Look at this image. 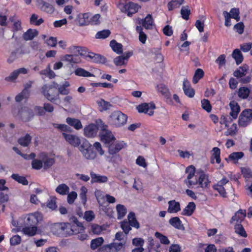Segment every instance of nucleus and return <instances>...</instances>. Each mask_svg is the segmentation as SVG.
I'll return each instance as SVG.
<instances>
[{
	"label": "nucleus",
	"mask_w": 252,
	"mask_h": 252,
	"mask_svg": "<svg viewBox=\"0 0 252 252\" xmlns=\"http://www.w3.org/2000/svg\"><path fill=\"white\" fill-rule=\"evenodd\" d=\"M55 226L68 235L78 234L85 230V227L82 223L78 221L76 218L73 219L70 223H57L55 224Z\"/></svg>",
	"instance_id": "nucleus-1"
},
{
	"label": "nucleus",
	"mask_w": 252,
	"mask_h": 252,
	"mask_svg": "<svg viewBox=\"0 0 252 252\" xmlns=\"http://www.w3.org/2000/svg\"><path fill=\"white\" fill-rule=\"evenodd\" d=\"M58 85L55 82L52 84H45L41 88V92L44 97L49 101L53 102L59 98V94L56 91Z\"/></svg>",
	"instance_id": "nucleus-2"
},
{
	"label": "nucleus",
	"mask_w": 252,
	"mask_h": 252,
	"mask_svg": "<svg viewBox=\"0 0 252 252\" xmlns=\"http://www.w3.org/2000/svg\"><path fill=\"white\" fill-rule=\"evenodd\" d=\"M127 116L121 111L113 112L109 118V122L111 125L116 127L124 126L126 123Z\"/></svg>",
	"instance_id": "nucleus-3"
},
{
	"label": "nucleus",
	"mask_w": 252,
	"mask_h": 252,
	"mask_svg": "<svg viewBox=\"0 0 252 252\" xmlns=\"http://www.w3.org/2000/svg\"><path fill=\"white\" fill-rule=\"evenodd\" d=\"M79 149L83 156L87 159L93 160L96 157V154L93 150L91 144L86 140L82 142Z\"/></svg>",
	"instance_id": "nucleus-4"
},
{
	"label": "nucleus",
	"mask_w": 252,
	"mask_h": 252,
	"mask_svg": "<svg viewBox=\"0 0 252 252\" xmlns=\"http://www.w3.org/2000/svg\"><path fill=\"white\" fill-rule=\"evenodd\" d=\"M118 6L122 12L127 13L129 16L137 12L140 8L137 4L130 1L121 2Z\"/></svg>",
	"instance_id": "nucleus-5"
},
{
	"label": "nucleus",
	"mask_w": 252,
	"mask_h": 252,
	"mask_svg": "<svg viewBox=\"0 0 252 252\" xmlns=\"http://www.w3.org/2000/svg\"><path fill=\"white\" fill-rule=\"evenodd\" d=\"M252 121V109H246L240 114L239 118V125L245 127Z\"/></svg>",
	"instance_id": "nucleus-6"
},
{
	"label": "nucleus",
	"mask_w": 252,
	"mask_h": 252,
	"mask_svg": "<svg viewBox=\"0 0 252 252\" xmlns=\"http://www.w3.org/2000/svg\"><path fill=\"white\" fill-rule=\"evenodd\" d=\"M136 109L139 113H144L149 116H152L156 109V106L153 102L144 103L138 105Z\"/></svg>",
	"instance_id": "nucleus-7"
},
{
	"label": "nucleus",
	"mask_w": 252,
	"mask_h": 252,
	"mask_svg": "<svg viewBox=\"0 0 252 252\" xmlns=\"http://www.w3.org/2000/svg\"><path fill=\"white\" fill-rule=\"evenodd\" d=\"M100 136L101 140L106 144H110L113 142H115V138L112 132L106 129L105 128H103L100 133Z\"/></svg>",
	"instance_id": "nucleus-8"
},
{
	"label": "nucleus",
	"mask_w": 252,
	"mask_h": 252,
	"mask_svg": "<svg viewBox=\"0 0 252 252\" xmlns=\"http://www.w3.org/2000/svg\"><path fill=\"white\" fill-rule=\"evenodd\" d=\"M210 181L209 176L203 172L199 173L198 176L197 185L203 189H208L210 186Z\"/></svg>",
	"instance_id": "nucleus-9"
},
{
	"label": "nucleus",
	"mask_w": 252,
	"mask_h": 252,
	"mask_svg": "<svg viewBox=\"0 0 252 252\" xmlns=\"http://www.w3.org/2000/svg\"><path fill=\"white\" fill-rule=\"evenodd\" d=\"M90 13H79L77 15L75 21L79 26H84L90 24Z\"/></svg>",
	"instance_id": "nucleus-10"
},
{
	"label": "nucleus",
	"mask_w": 252,
	"mask_h": 252,
	"mask_svg": "<svg viewBox=\"0 0 252 252\" xmlns=\"http://www.w3.org/2000/svg\"><path fill=\"white\" fill-rule=\"evenodd\" d=\"M63 135L65 140L74 147H78L81 144L80 138L75 135L64 132L63 133Z\"/></svg>",
	"instance_id": "nucleus-11"
},
{
	"label": "nucleus",
	"mask_w": 252,
	"mask_h": 252,
	"mask_svg": "<svg viewBox=\"0 0 252 252\" xmlns=\"http://www.w3.org/2000/svg\"><path fill=\"white\" fill-rule=\"evenodd\" d=\"M98 132V127L96 125L90 124L86 126L84 129V135L88 137L95 136Z\"/></svg>",
	"instance_id": "nucleus-12"
},
{
	"label": "nucleus",
	"mask_w": 252,
	"mask_h": 252,
	"mask_svg": "<svg viewBox=\"0 0 252 252\" xmlns=\"http://www.w3.org/2000/svg\"><path fill=\"white\" fill-rule=\"evenodd\" d=\"M28 73V70L24 67L20 68L12 71L8 76L5 78L6 81L13 82L15 81L19 74H26Z\"/></svg>",
	"instance_id": "nucleus-13"
},
{
	"label": "nucleus",
	"mask_w": 252,
	"mask_h": 252,
	"mask_svg": "<svg viewBox=\"0 0 252 252\" xmlns=\"http://www.w3.org/2000/svg\"><path fill=\"white\" fill-rule=\"evenodd\" d=\"M18 115L24 121H29L33 116L32 111L27 107L21 108Z\"/></svg>",
	"instance_id": "nucleus-14"
},
{
	"label": "nucleus",
	"mask_w": 252,
	"mask_h": 252,
	"mask_svg": "<svg viewBox=\"0 0 252 252\" xmlns=\"http://www.w3.org/2000/svg\"><path fill=\"white\" fill-rule=\"evenodd\" d=\"M39 158L42 159L44 169H48L55 163V159L53 158L49 157L44 153H41L39 155Z\"/></svg>",
	"instance_id": "nucleus-15"
},
{
	"label": "nucleus",
	"mask_w": 252,
	"mask_h": 252,
	"mask_svg": "<svg viewBox=\"0 0 252 252\" xmlns=\"http://www.w3.org/2000/svg\"><path fill=\"white\" fill-rule=\"evenodd\" d=\"M124 146L123 142H113L108 145V152L110 154L114 155L119 152Z\"/></svg>",
	"instance_id": "nucleus-16"
},
{
	"label": "nucleus",
	"mask_w": 252,
	"mask_h": 252,
	"mask_svg": "<svg viewBox=\"0 0 252 252\" xmlns=\"http://www.w3.org/2000/svg\"><path fill=\"white\" fill-rule=\"evenodd\" d=\"M42 219L41 214L38 212L29 215L27 219V223L33 225L36 224Z\"/></svg>",
	"instance_id": "nucleus-17"
},
{
	"label": "nucleus",
	"mask_w": 252,
	"mask_h": 252,
	"mask_svg": "<svg viewBox=\"0 0 252 252\" xmlns=\"http://www.w3.org/2000/svg\"><path fill=\"white\" fill-rule=\"evenodd\" d=\"M167 212L169 213H176L181 210L180 204L175 200L169 201Z\"/></svg>",
	"instance_id": "nucleus-18"
},
{
	"label": "nucleus",
	"mask_w": 252,
	"mask_h": 252,
	"mask_svg": "<svg viewBox=\"0 0 252 252\" xmlns=\"http://www.w3.org/2000/svg\"><path fill=\"white\" fill-rule=\"evenodd\" d=\"M246 216V210H239L233 216L230 220V223H233L234 221L237 222H241L245 219Z\"/></svg>",
	"instance_id": "nucleus-19"
},
{
	"label": "nucleus",
	"mask_w": 252,
	"mask_h": 252,
	"mask_svg": "<svg viewBox=\"0 0 252 252\" xmlns=\"http://www.w3.org/2000/svg\"><path fill=\"white\" fill-rule=\"evenodd\" d=\"M229 106L231 109L230 115L233 119H236L238 116V114L240 112V108L237 102L235 101H232L229 103Z\"/></svg>",
	"instance_id": "nucleus-20"
},
{
	"label": "nucleus",
	"mask_w": 252,
	"mask_h": 252,
	"mask_svg": "<svg viewBox=\"0 0 252 252\" xmlns=\"http://www.w3.org/2000/svg\"><path fill=\"white\" fill-rule=\"evenodd\" d=\"M212 157L211 158L210 162L211 163H214L215 159L217 163H220L221 161L220 159V150L218 147H214L211 151Z\"/></svg>",
	"instance_id": "nucleus-21"
},
{
	"label": "nucleus",
	"mask_w": 252,
	"mask_h": 252,
	"mask_svg": "<svg viewBox=\"0 0 252 252\" xmlns=\"http://www.w3.org/2000/svg\"><path fill=\"white\" fill-rule=\"evenodd\" d=\"M91 177V182L93 183H106L108 178L105 176L100 175L96 174L94 172H91L90 173Z\"/></svg>",
	"instance_id": "nucleus-22"
},
{
	"label": "nucleus",
	"mask_w": 252,
	"mask_h": 252,
	"mask_svg": "<svg viewBox=\"0 0 252 252\" xmlns=\"http://www.w3.org/2000/svg\"><path fill=\"white\" fill-rule=\"evenodd\" d=\"M183 90L186 95L189 97L194 95V91L190 87L189 83L187 79H185L183 82Z\"/></svg>",
	"instance_id": "nucleus-23"
},
{
	"label": "nucleus",
	"mask_w": 252,
	"mask_h": 252,
	"mask_svg": "<svg viewBox=\"0 0 252 252\" xmlns=\"http://www.w3.org/2000/svg\"><path fill=\"white\" fill-rule=\"evenodd\" d=\"M195 208L196 205L194 202H189L187 206L183 210L182 214L186 216H190L194 212Z\"/></svg>",
	"instance_id": "nucleus-24"
},
{
	"label": "nucleus",
	"mask_w": 252,
	"mask_h": 252,
	"mask_svg": "<svg viewBox=\"0 0 252 252\" xmlns=\"http://www.w3.org/2000/svg\"><path fill=\"white\" fill-rule=\"evenodd\" d=\"M169 223L176 229L180 230L184 229V225L182 222L178 217L171 218L169 220Z\"/></svg>",
	"instance_id": "nucleus-25"
},
{
	"label": "nucleus",
	"mask_w": 252,
	"mask_h": 252,
	"mask_svg": "<svg viewBox=\"0 0 252 252\" xmlns=\"http://www.w3.org/2000/svg\"><path fill=\"white\" fill-rule=\"evenodd\" d=\"M38 3L40 6L41 9L44 11L49 13H52L54 11V7L52 5L42 0H39Z\"/></svg>",
	"instance_id": "nucleus-26"
},
{
	"label": "nucleus",
	"mask_w": 252,
	"mask_h": 252,
	"mask_svg": "<svg viewBox=\"0 0 252 252\" xmlns=\"http://www.w3.org/2000/svg\"><path fill=\"white\" fill-rule=\"evenodd\" d=\"M248 70V66L247 65H243L239 67L233 72V75L239 78L246 75Z\"/></svg>",
	"instance_id": "nucleus-27"
},
{
	"label": "nucleus",
	"mask_w": 252,
	"mask_h": 252,
	"mask_svg": "<svg viewBox=\"0 0 252 252\" xmlns=\"http://www.w3.org/2000/svg\"><path fill=\"white\" fill-rule=\"evenodd\" d=\"M244 156V154L242 152H234L229 155L226 160H229L236 163L238 161L241 159Z\"/></svg>",
	"instance_id": "nucleus-28"
},
{
	"label": "nucleus",
	"mask_w": 252,
	"mask_h": 252,
	"mask_svg": "<svg viewBox=\"0 0 252 252\" xmlns=\"http://www.w3.org/2000/svg\"><path fill=\"white\" fill-rule=\"evenodd\" d=\"M37 34L38 32L37 30L30 29L23 34V37L25 40L28 41L32 40Z\"/></svg>",
	"instance_id": "nucleus-29"
},
{
	"label": "nucleus",
	"mask_w": 252,
	"mask_h": 252,
	"mask_svg": "<svg viewBox=\"0 0 252 252\" xmlns=\"http://www.w3.org/2000/svg\"><path fill=\"white\" fill-rule=\"evenodd\" d=\"M74 74L75 75L77 76L83 77H89L94 76V74L86 70L85 69L81 67L77 68L74 70Z\"/></svg>",
	"instance_id": "nucleus-30"
},
{
	"label": "nucleus",
	"mask_w": 252,
	"mask_h": 252,
	"mask_svg": "<svg viewBox=\"0 0 252 252\" xmlns=\"http://www.w3.org/2000/svg\"><path fill=\"white\" fill-rule=\"evenodd\" d=\"M157 89L158 91L161 93L165 98H168L170 97V94L169 90L165 85L159 84L157 85Z\"/></svg>",
	"instance_id": "nucleus-31"
},
{
	"label": "nucleus",
	"mask_w": 252,
	"mask_h": 252,
	"mask_svg": "<svg viewBox=\"0 0 252 252\" xmlns=\"http://www.w3.org/2000/svg\"><path fill=\"white\" fill-rule=\"evenodd\" d=\"M116 209L118 214L117 219L118 220H121L126 215L127 209L124 205L121 204L117 205Z\"/></svg>",
	"instance_id": "nucleus-32"
},
{
	"label": "nucleus",
	"mask_w": 252,
	"mask_h": 252,
	"mask_svg": "<svg viewBox=\"0 0 252 252\" xmlns=\"http://www.w3.org/2000/svg\"><path fill=\"white\" fill-rule=\"evenodd\" d=\"M61 59L63 61L68 62L70 63H78L80 62V60L73 55H64L62 57Z\"/></svg>",
	"instance_id": "nucleus-33"
},
{
	"label": "nucleus",
	"mask_w": 252,
	"mask_h": 252,
	"mask_svg": "<svg viewBox=\"0 0 252 252\" xmlns=\"http://www.w3.org/2000/svg\"><path fill=\"white\" fill-rule=\"evenodd\" d=\"M66 121L68 125L73 126L76 129H79L82 127L81 122L78 119L67 118Z\"/></svg>",
	"instance_id": "nucleus-34"
},
{
	"label": "nucleus",
	"mask_w": 252,
	"mask_h": 252,
	"mask_svg": "<svg viewBox=\"0 0 252 252\" xmlns=\"http://www.w3.org/2000/svg\"><path fill=\"white\" fill-rule=\"evenodd\" d=\"M127 219L128 220V222L129 223L130 226L136 228H138L139 227V224L135 218V214L133 212H130L128 214Z\"/></svg>",
	"instance_id": "nucleus-35"
},
{
	"label": "nucleus",
	"mask_w": 252,
	"mask_h": 252,
	"mask_svg": "<svg viewBox=\"0 0 252 252\" xmlns=\"http://www.w3.org/2000/svg\"><path fill=\"white\" fill-rule=\"evenodd\" d=\"M106 227L105 225H99L97 224H93L91 225V231L93 233L96 235H99L105 230Z\"/></svg>",
	"instance_id": "nucleus-36"
},
{
	"label": "nucleus",
	"mask_w": 252,
	"mask_h": 252,
	"mask_svg": "<svg viewBox=\"0 0 252 252\" xmlns=\"http://www.w3.org/2000/svg\"><path fill=\"white\" fill-rule=\"evenodd\" d=\"M110 46L112 50L117 54H120L123 52V45L117 42L115 40H113L110 42Z\"/></svg>",
	"instance_id": "nucleus-37"
},
{
	"label": "nucleus",
	"mask_w": 252,
	"mask_h": 252,
	"mask_svg": "<svg viewBox=\"0 0 252 252\" xmlns=\"http://www.w3.org/2000/svg\"><path fill=\"white\" fill-rule=\"evenodd\" d=\"M232 56L235 60L237 64H239L243 61V56L238 49H236L233 51Z\"/></svg>",
	"instance_id": "nucleus-38"
},
{
	"label": "nucleus",
	"mask_w": 252,
	"mask_h": 252,
	"mask_svg": "<svg viewBox=\"0 0 252 252\" xmlns=\"http://www.w3.org/2000/svg\"><path fill=\"white\" fill-rule=\"evenodd\" d=\"M104 242V239L102 237H98L93 239L91 242L90 247L92 250H94L101 246Z\"/></svg>",
	"instance_id": "nucleus-39"
},
{
	"label": "nucleus",
	"mask_w": 252,
	"mask_h": 252,
	"mask_svg": "<svg viewBox=\"0 0 252 252\" xmlns=\"http://www.w3.org/2000/svg\"><path fill=\"white\" fill-rule=\"evenodd\" d=\"M69 191V188L65 184L59 185L56 189V191L61 195L67 194Z\"/></svg>",
	"instance_id": "nucleus-40"
},
{
	"label": "nucleus",
	"mask_w": 252,
	"mask_h": 252,
	"mask_svg": "<svg viewBox=\"0 0 252 252\" xmlns=\"http://www.w3.org/2000/svg\"><path fill=\"white\" fill-rule=\"evenodd\" d=\"M126 241H123L119 242H115L111 244L115 252H118L120 251H124L126 245Z\"/></svg>",
	"instance_id": "nucleus-41"
},
{
	"label": "nucleus",
	"mask_w": 252,
	"mask_h": 252,
	"mask_svg": "<svg viewBox=\"0 0 252 252\" xmlns=\"http://www.w3.org/2000/svg\"><path fill=\"white\" fill-rule=\"evenodd\" d=\"M250 90L247 87H243L239 89L238 95L242 99L247 98L250 94Z\"/></svg>",
	"instance_id": "nucleus-42"
},
{
	"label": "nucleus",
	"mask_w": 252,
	"mask_h": 252,
	"mask_svg": "<svg viewBox=\"0 0 252 252\" xmlns=\"http://www.w3.org/2000/svg\"><path fill=\"white\" fill-rule=\"evenodd\" d=\"M23 233L29 236H33L36 234L37 227L36 226L25 227L23 228Z\"/></svg>",
	"instance_id": "nucleus-43"
},
{
	"label": "nucleus",
	"mask_w": 252,
	"mask_h": 252,
	"mask_svg": "<svg viewBox=\"0 0 252 252\" xmlns=\"http://www.w3.org/2000/svg\"><path fill=\"white\" fill-rule=\"evenodd\" d=\"M143 26L146 29H150L152 28L153 24V20L152 16L148 14L144 19L142 20Z\"/></svg>",
	"instance_id": "nucleus-44"
},
{
	"label": "nucleus",
	"mask_w": 252,
	"mask_h": 252,
	"mask_svg": "<svg viewBox=\"0 0 252 252\" xmlns=\"http://www.w3.org/2000/svg\"><path fill=\"white\" fill-rule=\"evenodd\" d=\"M97 104L100 107V111L107 110L112 106L110 102L106 101L102 99L97 100Z\"/></svg>",
	"instance_id": "nucleus-45"
},
{
	"label": "nucleus",
	"mask_w": 252,
	"mask_h": 252,
	"mask_svg": "<svg viewBox=\"0 0 252 252\" xmlns=\"http://www.w3.org/2000/svg\"><path fill=\"white\" fill-rule=\"evenodd\" d=\"M88 192V189L85 187L82 186L80 188V192L79 193V197L81 200L82 204L85 205L87 201V193Z\"/></svg>",
	"instance_id": "nucleus-46"
},
{
	"label": "nucleus",
	"mask_w": 252,
	"mask_h": 252,
	"mask_svg": "<svg viewBox=\"0 0 252 252\" xmlns=\"http://www.w3.org/2000/svg\"><path fill=\"white\" fill-rule=\"evenodd\" d=\"M235 232L240 236L246 237L247 234L244 228L241 224H237L234 227Z\"/></svg>",
	"instance_id": "nucleus-47"
},
{
	"label": "nucleus",
	"mask_w": 252,
	"mask_h": 252,
	"mask_svg": "<svg viewBox=\"0 0 252 252\" xmlns=\"http://www.w3.org/2000/svg\"><path fill=\"white\" fill-rule=\"evenodd\" d=\"M195 168L192 166L190 165L188 166L186 170V173L187 174V179L190 180L191 178H194V177L198 176L195 175Z\"/></svg>",
	"instance_id": "nucleus-48"
},
{
	"label": "nucleus",
	"mask_w": 252,
	"mask_h": 252,
	"mask_svg": "<svg viewBox=\"0 0 252 252\" xmlns=\"http://www.w3.org/2000/svg\"><path fill=\"white\" fill-rule=\"evenodd\" d=\"M89 57L92 59L93 62L96 63H103L105 62V58L98 54H92Z\"/></svg>",
	"instance_id": "nucleus-49"
},
{
	"label": "nucleus",
	"mask_w": 252,
	"mask_h": 252,
	"mask_svg": "<svg viewBox=\"0 0 252 252\" xmlns=\"http://www.w3.org/2000/svg\"><path fill=\"white\" fill-rule=\"evenodd\" d=\"M204 76V72L202 69L198 68L195 72L194 74L192 82L194 84L197 83L198 81Z\"/></svg>",
	"instance_id": "nucleus-50"
},
{
	"label": "nucleus",
	"mask_w": 252,
	"mask_h": 252,
	"mask_svg": "<svg viewBox=\"0 0 252 252\" xmlns=\"http://www.w3.org/2000/svg\"><path fill=\"white\" fill-rule=\"evenodd\" d=\"M11 178L18 183L24 185H27L28 184V181L25 177L21 176L17 174H13L11 175Z\"/></svg>",
	"instance_id": "nucleus-51"
},
{
	"label": "nucleus",
	"mask_w": 252,
	"mask_h": 252,
	"mask_svg": "<svg viewBox=\"0 0 252 252\" xmlns=\"http://www.w3.org/2000/svg\"><path fill=\"white\" fill-rule=\"evenodd\" d=\"M32 165L33 169L39 170L43 167V160L41 159L38 156L37 158L32 160Z\"/></svg>",
	"instance_id": "nucleus-52"
},
{
	"label": "nucleus",
	"mask_w": 252,
	"mask_h": 252,
	"mask_svg": "<svg viewBox=\"0 0 252 252\" xmlns=\"http://www.w3.org/2000/svg\"><path fill=\"white\" fill-rule=\"evenodd\" d=\"M155 236L156 237L158 238L159 240L160 241V242L161 244H164V245H168L170 244V241L168 239V238L163 234H161L160 233L158 232H156L155 233Z\"/></svg>",
	"instance_id": "nucleus-53"
},
{
	"label": "nucleus",
	"mask_w": 252,
	"mask_h": 252,
	"mask_svg": "<svg viewBox=\"0 0 252 252\" xmlns=\"http://www.w3.org/2000/svg\"><path fill=\"white\" fill-rule=\"evenodd\" d=\"M31 141V137L29 134H26L24 137L20 138L18 140L19 143L24 146H27Z\"/></svg>",
	"instance_id": "nucleus-54"
},
{
	"label": "nucleus",
	"mask_w": 252,
	"mask_h": 252,
	"mask_svg": "<svg viewBox=\"0 0 252 252\" xmlns=\"http://www.w3.org/2000/svg\"><path fill=\"white\" fill-rule=\"evenodd\" d=\"M184 2V0H172L168 3L169 10H172L174 8L179 7Z\"/></svg>",
	"instance_id": "nucleus-55"
},
{
	"label": "nucleus",
	"mask_w": 252,
	"mask_h": 252,
	"mask_svg": "<svg viewBox=\"0 0 252 252\" xmlns=\"http://www.w3.org/2000/svg\"><path fill=\"white\" fill-rule=\"evenodd\" d=\"M81 51V48L80 46H71L68 48L69 52L75 57L78 55H81L82 54Z\"/></svg>",
	"instance_id": "nucleus-56"
},
{
	"label": "nucleus",
	"mask_w": 252,
	"mask_h": 252,
	"mask_svg": "<svg viewBox=\"0 0 252 252\" xmlns=\"http://www.w3.org/2000/svg\"><path fill=\"white\" fill-rule=\"evenodd\" d=\"M83 218L87 221H92L95 218L94 213L93 211H87L84 213Z\"/></svg>",
	"instance_id": "nucleus-57"
},
{
	"label": "nucleus",
	"mask_w": 252,
	"mask_h": 252,
	"mask_svg": "<svg viewBox=\"0 0 252 252\" xmlns=\"http://www.w3.org/2000/svg\"><path fill=\"white\" fill-rule=\"evenodd\" d=\"M190 13V10L188 6L182 7L181 10V14L182 18L185 20H188L189 15Z\"/></svg>",
	"instance_id": "nucleus-58"
},
{
	"label": "nucleus",
	"mask_w": 252,
	"mask_h": 252,
	"mask_svg": "<svg viewBox=\"0 0 252 252\" xmlns=\"http://www.w3.org/2000/svg\"><path fill=\"white\" fill-rule=\"evenodd\" d=\"M110 34V31L108 30H105L98 32L95 34V38L99 39H104L107 37Z\"/></svg>",
	"instance_id": "nucleus-59"
},
{
	"label": "nucleus",
	"mask_w": 252,
	"mask_h": 252,
	"mask_svg": "<svg viewBox=\"0 0 252 252\" xmlns=\"http://www.w3.org/2000/svg\"><path fill=\"white\" fill-rule=\"evenodd\" d=\"M132 243L133 245L137 248H143V247L144 245L145 241L142 238H135L132 239Z\"/></svg>",
	"instance_id": "nucleus-60"
},
{
	"label": "nucleus",
	"mask_w": 252,
	"mask_h": 252,
	"mask_svg": "<svg viewBox=\"0 0 252 252\" xmlns=\"http://www.w3.org/2000/svg\"><path fill=\"white\" fill-rule=\"evenodd\" d=\"M53 126L61 131H70V127L65 124H53Z\"/></svg>",
	"instance_id": "nucleus-61"
},
{
	"label": "nucleus",
	"mask_w": 252,
	"mask_h": 252,
	"mask_svg": "<svg viewBox=\"0 0 252 252\" xmlns=\"http://www.w3.org/2000/svg\"><path fill=\"white\" fill-rule=\"evenodd\" d=\"M213 189L217 190L220 194L222 197H224L226 196V192L225 189L223 186L217 184L213 186Z\"/></svg>",
	"instance_id": "nucleus-62"
},
{
	"label": "nucleus",
	"mask_w": 252,
	"mask_h": 252,
	"mask_svg": "<svg viewBox=\"0 0 252 252\" xmlns=\"http://www.w3.org/2000/svg\"><path fill=\"white\" fill-rule=\"evenodd\" d=\"M114 63L117 66L126 65V61L123 56H118L114 59Z\"/></svg>",
	"instance_id": "nucleus-63"
},
{
	"label": "nucleus",
	"mask_w": 252,
	"mask_h": 252,
	"mask_svg": "<svg viewBox=\"0 0 252 252\" xmlns=\"http://www.w3.org/2000/svg\"><path fill=\"white\" fill-rule=\"evenodd\" d=\"M130 226V225L126 220H124L121 223V227L123 230L126 235H127L131 229Z\"/></svg>",
	"instance_id": "nucleus-64"
}]
</instances>
